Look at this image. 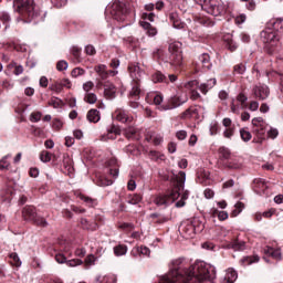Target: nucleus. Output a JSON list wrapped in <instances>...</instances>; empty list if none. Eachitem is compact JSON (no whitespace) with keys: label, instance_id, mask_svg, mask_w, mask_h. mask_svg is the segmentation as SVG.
<instances>
[{"label":"nucleus","instance_id":"ea45409f","mask_svg":"<svg viewBox=\"0 0 283 283\" xmlns=\"http://www.w3.org/2000/svg\"><path fill=\"white\" fill-rule=\"evenodd\" d=\"M240 137H241V140H243V143H249V140H251L253 136L251 135V132H249V128H241Z\"/></svg>","mask_w":283,"mask_h":283},{"label":"nucleus","instance_id":"f257e3e1","mask_svg":"<svg viewBox=\"0 0 283 283\" xmlns=\"http://www.w3.org/2000/svg\"><path fill=\"white\" fill-rule=\"evenodd\" d=\"M182 262V259L172 260L169 272L160 277L159 283H208L216 280V266L197 261L189 269H185Z\"/></svg>","mask_w":283,"mask_h":283},{"label":"nucleus","instance_id":"0eeeda50","mask_svg":"<svg viewBox=\"0 0 283 283\" xmlns=\"http://www.w3.org/2000/svg\"><path fill=\"white\" fill-rule=\"evenodd\" d=\"M22 218L30 222H34L38 227H48V221L43 217H39V214H36V209L32 206L23 208Z\"/></svg>","mask_w":283,"mask_h":283},{"label":"nucleus","instance_id":"3c124183","mask_svg":"<svg viewBox=\"0 0 283 283\" xmlns=\"http://www.w3.org/2000/svg\"><path fill=\"white\" fill-rule=\"evenodd\" d=\"M234 134H235V126H231L223 130L224 138H233Z\"/></svg>","mask_w":283,"mask_h":283},{"label":"nucleus","instance_id":"79ce46f5","mask_svg":"<svg viewBox=\"0 0 283 283\" xmlns=\"http://www.w3.org/2000/svg\"><path fill=\"white\" fill-rule=\"evenodd\" d=\"M9 158H11V155H7L0 160V171L10 169V161H8Z\"/></svg>","mask_w":283,"mask_h":283},{"label":"nucleus","instance_id":"a19ab883","mask_svg":"<svg viewBox=\"0 0 283 283\" xmlns=\"http://www.w3.org/2000/svg\"><path fill=\"white\" fill-rule=\"evenodd\" d=\"M219 154L220 156L224 159V160H231V158L233 157V155H231V150H229V148L227 147H221L219 149Z\"/></svg>","mask_w":283,"mask_h":283},{"label":"nucleus","instance_id":"49530a36","mask_svg":"<svg viewBox=\"0 0 283 283\" xmlns=\"http://www.w3.org/2000/svg\"><path fill=\"white\" fill-rule=\"evenodd\" d=\"M0 21H2V23L7 24L6 29H8V23H10V21H12V18H10V13H8L6 11H1L0 12Z\"/></svg>","mask_w":283,"mask_h":283},{"label":"nucleus","instance_id":"7c9ffc66","mask_svg":"<svg viewBox=\"0 0 283 283\" xmlns=\"http://www.w3.org/2000/svg\"><path fill=\"white\" fill-rule=\"evenodd\" d=\"M86 118L90 123H98V120H101V113L98 112V109H91L88 111Z\"/></svg>","mask_w":283,"mask_h":283},{"label":"nucleus","instance_id":"9d476101","mask_svg":"<svg viewBox=\"0 0 283 283\" xmlns=\"http://www.w3.org/2000/svg\"><path fill=\"white\" fill-rule=\"evenodd\" d=\"M203 229L205 226L200 223L198 219H193L192 222H188L182 227V231L186 233V235H188V238H192V235H196V233H201Z\"/></svg>","mask_w":283,"mask_h":283},{"label":"nucleus","instance_id":"1a4fd4ad","mask_svg":"<svg viewBox=\"0 0 283 283\" xmlns=\"http://www.w3.org/2000/svg\"><path fill=\"white\" fill-rule=\"evenodd\" d=\"M247 101H249V97L243 93H240L237 98H233L230 104L232 114H240L241 109H247Z\"/></svg>","mask_w":283,"mask_h":283},{"label":"nucleus","instance_id":"f3484780","mask_svg":"<svg viewBox=\"0 0 283 283\" xmlns=\"http://www.w3.org/2000/svg\"><path fill=\"white\" fill-rule=\"evenodd\" d=\"M169 21L172 23L175 30H185V27L187 25L185 22H182V20H180L178 12H170Z\"/></svg>","mask_w":283,"mask_h":283},{"label":"nucleus","instance_id":"052dcab7","mask_svg":"<svg viewBox=\"0 0 283 283\" xmlns=\"http://www.w3.org/2000/svg\"><path fill=\"white\" fill-rule=\"evenodd\" d=\"M41 116H43V114H41V112L32 113L30 116L31 123H39V120H41Z\"/></svg>","mask_w":283,"mask_h":283},{"label":"nucleus","instance_id":"37998d69","mask_svg":"<svg viewBox=\"0 0 283 283\" xmlns=\"http://www.w3.org/2000/svg\"><path fill=\"white\" fill-rule=\"evenodd\" d=\"M114 253L117 256L125 255L127 253V245L119 244L114 248Z\"/></svg>","mask_w":283,"mask_h":283},{"label":"nucleus","instance_id":"2f4dec72","mask_svg":"<svg viewBox=\"0 0 283 283\" xmlns=\"http://www.w3.org/2000/svg\"><path fill=\"white\" fill-rule=\"evenodd\" d=\"M124 134H125L126 138H128V139H136L137 134H138V128H136L134 126H128V127L124 128Z\"/></svg>","mask_w":283,"mask_h":283},{"label":"nucleus","instance_id":"2eb2a0df","mask_svg":"<svg viewBox=\"0 0 283 283\" xmlns=\"http://www.w3.org/2000/svg\"><path fill=\"white\" fill-rule=\"evenodd\" d=\"M145 101L149 105H156L157 109H160V107H163L164 97L161 94L150 92L146 95Z\"/></svg>","mask_w":283,"mask_h":283},{"label":"nucleus","instance_id":"0e129e2a","mask_svg":"<svg viewBox=\"0 0 283 283\" xmlns=\"http://www.w3.org/2000/svg\"><path fill=\"white\" fill-rule=\"evenodd\" d=\"M94 88V82L88 81L83 84V90L86 92V94H90V92Z\"/></svg>","mask_w":283,"mask_h":283},{"label":"nucleus","instance_id":"de8ad7c7","mask_svg":"<svg viewBox=\"0 0 283 283\" xmlns=\"http://www.w3.org/2000/svg\"><path fill=\"white\" fill-rule=\"evenodd\" d=\"M96 185L98 187H109V186L114 185V181L112 179H107V178H99V179H97Z\"/></svg>","mask_w":283,"mask_h":283},{"label":"nucleus","instance_id":"473e14b6","mask_svg":"<svg viewBox=\"0 0 283 283\" xmlns=\"http://www.w3.org/2000/svg\"><path fill=\"white\" fill-rule=\"evenodd\" d=\"M253 132L256 134L260 143H262V140H264V136L266 134V124H262L261 126L254 127Z\"/></svg>","mask_w":283,"mask_h":283},{"label":"nucleus","instance_id":"f03ea898","mask_svg":"<svg viewBox=\"0 0 283 283\" xmlns=\"http://www.w3.org/2000/svg\"><path fill=\"white\" fill-rule=\"evenodd\" d=\"M176 187L167 195L158 196L154 199V202L157 207H160L161 209H167L169 205H174L176 200L180 198V193L185 191V181L187 180V174L185 171H179L178 175H176Z\"/></svg>","mask_w":283,"mask_h":283},{"label":"nucleus","instance_id":"c9c22d12","mask_svg":"<svg viewBox=\"0 0 283 283\" xmlns=\"http://www.w3.org/2000/svg\"><path fill=\"white\" fill-rule=\"evenodd\" d=\"M148 156L150 160H155L156 163H163L165 160V155L156 150H150Z\"/></svg>","mask_w":283,"mask_h":283},{"label":"nucleus","instance_id":"20e7f679","mask_svg":"<svg viewBox=\"0 0 283 283\" xmlns=\"http://www.w3.org/2000/svg\"><path fill=\"white\" fill-rule=\"evenodd\" d=\"M13 8L29 23L41 18V11L34 6V0H13Z\"/></svg>","mask_w":283,"mask_h":283},{"label":"nucleus","instance_id":"603ef678","mask_svg":"<svg viewBox=\"0 0 283 283\" xmlns=\"http://www.w3.org/2000/svg\"><path fill=\"white\" fill-rule=\"evenodd\" d=\"M40 160L42 163H50L52 160V157H51V155H50V153L48 150H43L40 154Z\"/></svg>","mask_w":283,"mask_h":283},{"label":"nucleus","instance_id":"f8f14e48","mask_svg":"<svg viewBox=\"0 0 283 283\" xmlns=\"http://www.w3.org/2000/svg\"><path fill=\"white\" fill-rule=\"evenodd\" d=\"M261 40L263 43H269L270 45H275L280 41V35L274 29L266 28L261 32Z\"/></svg>","mask_w":283,"mask_h":283},{"label":"nucleus","instance_id":"4c0bfd02","mask_svg":"<svg viewBox=\"0 0 283 283\" xmlns=\"http://www.w3.org/2000/svg\"><path fill=\"white\" fill-rule=\"evenodd\" d=\"M255 262H260V256H245L241 260V264H243V266L255 264Z\"/></svg>","mask_w":283,"mask_h":283},{"label":"nucleus","instance_id":"a18cd8bd","mask_svg":"<svg viewBox=\"0 0 283 283\" xmlns=\"http://www.w3.org/2000/svg\"><path fill=\"white\" fill-rule=\"evenodd\" d=\"M272 30L275 31H283V19H277L271 22Z\"/></svg>","mask_w":283,"mask_h":283},{"label":"nucleus","instance_id":"58836bf2","mask_svg":"<svg viewBox=\"0 0 283 283\" xmlns=\"http://www.w3.org/2000/svg\"><path fill=\"white\" fill-rule=\"evenodd\" d=\"M80 200H83L87 207H96V199H92L91 197H87L83 193L78 195Z\"/></svg>","mask_w":283,"mask_h":283},{"label":"nucleus","instance_id":"5701e85b","mask_svg":"<svg viewBox=\"0 0 283 283\" xmlns=\"http://www.w3.org/2000/svg\"><path fill=\"white\" fill-rule=\"evenodd\" d=\"M94 71L96 72V74L99 76L102 81H107V78H109V72L107 71V65L99 64L95 66Z\"/></svg>","mask_w":283,"mask_h":283},{"label":"nucleus","instance_id":"cd10ccee","mask_svg":"<svg viewBox=\"0 0 283 283\" xmlns=\"http://www.w3.org/2000/svg\"><path fill=\"white\" fill-rule=\"evenodd\" d=\"M265 255H269L270 258H273L274 260H281L282 259V251L280 249H273L271 247H266L264 249Z\"/></svg>","mask_w":283,"mask_h":283},{"label":"nucleus","instance_id":"6e6d98bb","mask_svg":"<svg viewBox=\"0 0 283 283\" xmlns=\"http://www.w3.org/2000/svg\"><path fill=\"white\" fill-rule=\"evenodd\" d=\"M50 90H52V92H56V94H61V92H63V84L61 82H55L50 86Z\"/></svg>","mask_w":283,"mask_h":283},{"label":"nucleus","instance_id":"e433bc0d","mask_svg":"<svg viewBox=\"0 0 283 283\" xmlns=\"http://www.w3.org/2000/svg\"><path fill=\"white\" fill-rule=\"evenodd\" d=\"M9 258L11 260L10 264H12V266H17V268L21 266L22 262L17 252L10 253Z\"/></svg>","mask_w":283,"mask_h":283},{"label":"nucleus","instance_id":"69168bd1","mask_svg":"<svg viewBox=\"0 0 283 283\" xmlns=\"http://www.w3.org/2000/svg\"><path fill=\"white\" fill-rule=\"evenodd\" d=\"M207 180H209V172H203L198 177V182L201 185H207Z\"/></svg>","mask_w":283,"mask_h":283},{"label":"nucleus","instance_id":"412c9836","mask_svg":"<svg viewBox=\"0 0 283 283\" xmlns=\"http://www.w3.org/2000/svg\"><path fill=\"white\" fill-rule=\"evenodd\" d=\"M223 41H224L228 50H230V52H235L238 50V43H235V41H233V34H231V33L224 34Z\"/></svg>","mask_w":283,"mask_h":283},{"label":"nucleus","instance_id":"4d7b16f0","mask_svg":"<svg viewBox=\"0 0 283 283\" xmlns=\"http://www.w3.org/2000/svg\"><path fill=\"white\" fill-rule=\"evenodd\" d=\"M83 74H85V70L81 67H75L71 72V75L73 76V78H78V76H83Z\"/></svg>","mask_w":283,"mask_h":283},{"label":"nucleus","instance_id":"ddd939ff","mask_svg":"<svg viewBox=\"0 0 283 283\" xmlns=\"http://www.w3.org/2000/svg\"><path fill=\"white\" fill-rule=\"evenodd\" d=\"M269 86L264 84L255 85L252 88V95L254 96V98H258L259 101H266V98H269Z\"/></svg>","mask_w":283,"mask_h":283},{"label":"nucleus","instance_id":"dca6fc26","mask_svg":"<svg viewBox=\"0 0 283 283\" xmlns=\"http://www.w3.org/2000/svg\"><path fill=\"white\" fill-rule=\"evenodd\" d=\"M55 261L59 263V264H67V266H81V264H83V260H80V259H72V260H69L67 261V258H65V254L63 253H57L55 255Z\"/></svg>","mask_w":283,"mask_h":283},{"label":"nucleus","instance_id":"b1692460","mask_svg":"<svg viewBox=\"0 0 283 283\" xmlns=\"http://www.w3.org/2000/svg\"><path fill=\"white\" fill-rule=\"evenodd\" d=\"M107 132V135L103 136V140H115L116 136H119L120 134V128H118L116 125H112Z\"/></svg>","mask_w":283,"mask_h":283},{"label":"nucleus","instance_id":"774afa93","mask_svg":"<svg viewBox=\"0 0 283 283\" xmlns=\"http://www.w3.org/2000/svg\"><path fill=\"white\" fill-rule=\"evenodd\" d=\"M176 138H178V140H185V138H187V130H178L176 133Z\"/></svg>","mask_w":283,"mask_h":283},{"label":"nucleus","instance_id":"423d86ee","mask_svg":"<svg viewBox=\"0 0 283 283\" xmlns=\"http://www.w3.org/2000/svg\"><path fill=\"white\" fill-rule=\"evenodd\" d=\"M182 44L180 42H172L168 46L169 57L166 63H169L174 70L182 67Z\"/></svg>","mask_w":283,"mask_h":283},{"label":"nucleus","instance_id":"f704fd0d","mask_svg":"<svg viewBox=\"0 0 283 283\" xmlns=\"http://www.w3.org/2000/svg\"><path fill=\"white\" fill-rule=\"evenodd\" d=\"M153 82L155 83H167V75L163 74V72L157 71L151 76Z\"/></svg>","mask_w":283,"mask_h":283},{"label":"nucleus","instance_id":"a878e982","mask_svg":"<svg viewBox=\"0 0 283 283\" xmlns=\"http://www.w3.org/2000/svg\"><path fill=\"white\" fill-rule=\"evenodd\" d=\"M227 167L229 169H240L242 168V158L232 156L228 161H227Z\"/></svg>","mask_w":283,"mask_h":283},{"label":"nucleus","instance_id":"bb28decb","mask_svg":"<svg viewBox=\"0 0 283 283\" xmlns=\"http://www.w3.org/2000/svg\"><path fill=\"white\" fill-rule=\"evenodd\" d=\"M216 78H210L207 81V83H202L199 85V91L201 92V94H207L209 90H213V87H216Z\"/></svg>","mask_w":283,"mask_h":283},{"label":"nucleus","instance_id":"4468645a","mask_svg":"<svg viewBox=\"0 0 283 283\" xmlns=\"http://www.w3.org/2000/svg\"><path fill=\"white\" fill-rule=\"evenodd\" d=\"M252 189L258 196H266V190L269 189V184L262 178H256L253 180Z\"/></svg>","mask_w":283,"mask_h":283},{"label":"nucleus","instance_id":"5fc2aeb1","mask_svg":"<svg viewBox=\"0 0 283 283\" xmlns=\"http://www.w3.org/2000/svg\"><path fill=\"white\" fill-rule=\"evenodd\" d=\"M200 25H203L205 28H213L214 23L208 18H201L199 19Z\"/></svg>","mask_w":283,"mask_h":283},{"label":"nucleus","instance_id":"aec40b11","mask_svg":"<svg viewBox=\"0 0 283 283\" xmlns=\"http://www.w3.org/2000/svg\"><path fill=\"white\" fill-rule=\"evenodd\" d=\"M238 280V271L233 268L226 270V275L222 279L221 283H234Z\"/></svg>","mask_w":283,"mask_h":283},{"label":"nucleus","instance_id":"338daca9","mask_svg":"<svg viewBox=\"0 0 283 283\" xmlns=\"http://www.w3.org/2000/svg\"><path fill=\"white\" fill-rule=\"evenodd\" d=\"M253 127H260L261 125H264V119L262 117H254L252 119Z\"/></svg>","mask_w":283,"mask_h":283},{"label":"nucleus","instance_id":"8fccbe9b","mask_svg":"<svg viewBox=\"0 0 283 283\" xmlns=\"http://www.w3.org/2000/svg\"><path fill=\"white\" fill-rule=\"evenodd\" d=\"M95 282L96 283H115L116 279L112 276H104L103 279L101 276H96Z\"/></svg>","mask_w":283,"mask_h":283},{"label":"nucleus","instance_id":"c756f323","mask_svg":"<svg viewBox=\"0 0 283 283\" xmlns=\"http://www.w3.org/2000/svg\"><path fill=\"white\" fill-rule=\"evenodd\" d=\"M114 116L116 120H119V123H127L129 120V116L127 115V112H125L122 108H118L115 111Z\"/></svg>","mask_w":283,"mask_h":283},{"label":"nucleus","instance_id":"e2e57ef3","mask_svg":"<svg viewBox=\"0 0 283 283\" xmlns=\"http://www.w3.org/2000/svg\"><path fill=\"white\" fill-rule=\"evenodd\" d=\"M85 53L88 56H94V54H96V48H94V45H92V44H88L85 46Z\"/></svg>","mask_w":283,"mask_h":283},{"label":"nucleus","instance_id":"bf43d9fd","mask_svg":"<svg viewBox=\"0 0 283 283\" xmlns=\"http://www.w3.org/2000/svg\"><path fill=\"white\" fill-rule=\"evenodd\" d=\"M56 70L59 72H63L65 70H67V62L65 60H61L56 63Z\"/></svg>","mask_w":283,"mask_h":283},{"label":"nucleus","instance_id":"680f3d73","mask_svg":"<svg viewBox=\"0 0 283 283\" xmlns=\"http://www.w3.org/2000/svg\"><path fill=\"white\" fill-rule=\"evenodd\" d=\"M235 74H244L247 72V66L244 64H237L234 65Z\"/></svg>","mask_w":283,"mask_h":283},{"label":"nucleus","instance_id":"4be33fe9","mask_svg":"<svg viewBox=\"0 0 283 283\" xmlns=\"http://www.w3.org/2000/svg\"><path fill=\"white\" fill-rule=\"evenodd\" d=\"M226 249H232L233 251H244V249H247V243L237 239L226 244Z\"/></svg>","mask_w":283,"mask_h":283},{"label":"nucleus","instance_id":"c03bdc74","mask_svg":"<svg viewBox=\"0 0 283 283\" xmlns=\"http://www.w3.org/2000/svg\"><path fill=\"white\" fill-rule=\"evenodd\" d=\"M84 101L88 103L90 105H94L96 101H98V97H96V94L94 93H86L84 96Z\"/></svg>","mask_w":283,"mask_h":283},{"label":"nucleus","instance_id":"72a5a7b5","mask_svg":"<svg viewBox=\"0 0 283 283\" xmlns=\"http://www.w3.org/2000/svg\"><path fill=\"white\" fill-rule=\"evenodd\" d=\"M211 213L214 218L217 216L221 222L229 219V212H227V211H220V210L213 208V209H211Z\"/></svg>","mask_w":283,"mask_h":283},{"label":"nucleus","instance_id":"c85d7f7f","mask_svg":"<svg viewBox=\"0 0 283 283\" xmlns=\"http://www.w3.org/2000/svg\"><path fill=\"white\" fill-rule=\"evenodd\" d=\"M118 161L116 160V158H111L108 160V167L109 168V174L112 177L114 178H118V166H117Z\"/></svg>","mask_w":283,"mask_h":283},{"label":"nucleus","instance_id":"864d4df0","mask_svg":"<svg viewBox=\"0 0 283 283\" xmlns=\"http://www.w3.org/2000/svg\"><path fill=\"white\" fill-rule=\"evenodd\" d=\"M277 136H280V132L277 130V128L271 127L268 130V137L271 138L272 140H275Z\"/></svg>","mask_w":283,"mask_h":283},{"label":"nucleus","instance_id":"9b49d317","mask_svg":"<svg viewBox=\"0 0 283 283\" xmlns=\"http://www.w3.org/2000/svg\"><path fill=\"white\" fill-rule=\"evenodd\" d=\"M156 15L154 13H143V29L146 31L147 36H156L158 34V30L156 27H153L149 22H154Z\"/></svg>","mask_w":283,"mask_h":283},{"label":"nucleus","instance_id":"6e6552de","mask_svg":"<svg viewBox=\"0 0 283 283\" xmlns=\"http://www.w3.org/2000/svg\"><path fill=\"white\" fill-rule=\"evenodd\" d=\"M187 101H189L187 95L185 97L178 95L171 96L167 103L159 106V112H169L171 109H176L177 107H180V105H185Z\"/></svg>","mask_w":283,"mask_h":283},{"label":"nucleus","instance_id":"a211bd4d","mask_svg":"<svg viewBox=\"0 0 283 283\" xmlns=\"http://www.w3.org/2000/svg\"><path fill=\"white\" fill-rule=\"evenodd\" d=\"M145 140L147 143H153L155 146H158L163 143L164 138L161 135H158L155 132H148L145 134Z\"/></svg>","mask_w":283,"mask_h":283},{"label":"nucleus","instance_id":"09e8293b","mask_svg":"<svg viewBox=\"0 0 283 283\" xmlns=\"http://www.w3.org/2000/svg\"><path fill=\"white\" fill-rule=\"evenodd\" d=\"M81 224L83 229H86L87 231H94L96 229V223L90 224L87 219H81Z\"/></svg>","mask_w":283,"mask_h":283},{"label":"nucleus","instance_id":"7ed1b4c3","mask_svg":"<svg viewBox=\"0 0 283 283\" xmlns=\"http://www.w3.org/2000/svg\"><path fill=\"white\" fill-rule=\"evenodd\" d=\"M130 77L133 78V87L129 92V105L133 109L140 107V81H143V74L140 73V64H132L128 66Z\"/></svg>","mask_w":283,"mask_h":283},{"label":"nucleus","instance_id":"393cba45","mask_svg":"<svg viewBox=\"0 0 283 283\" xmlns=\"http://www.w3.org/2000/svg\"><path fill=\"white\" fill-rule=\"evenodd\" d=\"M199 62L201 63L203 70H211V67H213L209 53H202L199 55Z\"/></svg>","mask_w":283,"mask_h":283},{"label":"nucleus","instance_id":"6ab92c4d","mask_svg":"<svg viewBox=\"0 0 283 283\" xmlns=\"http://www.w3.org/2000/svg\"><path fill=\"white\" fill-rule=\"evenodd\" d=\"M104 96L109 101H114L116 98V86L109 82L104 84Z\"/></svg>","mask_w":283,"mask_h":283},{"label":"nucleus","instance_id":"39448f33","mask_svg":"<svg viewBox=\"0 0 283 283\" xmlns=\"http://www.w3.org/2000/svg\"><path fill=\"white\" fill-rule=\"evenodd\" d=\"M195 3L200 6L201 10L212 17H222L227 14L228 6L222 0H195Z\"/></svg>","mask_w":283,"mask_h":283},{"label":"nucleus","instance_id":"13d9d810","mask_svg":"<svg viewBox=\"0 0 283 283\" xmlns=\"http://www.w3.org/2000/svg\"><path fill=\"white\" fill-rule=\"evenodd\" d=\"M234 207L235 209L232 211V216H240V213H242V209H244V203L237 202Z\"/></svg>","mask_w":283,"mask_h":283}]
</instances>
